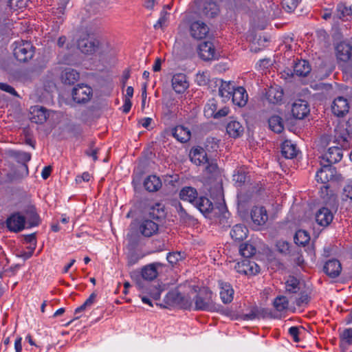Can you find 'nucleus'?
<instances>
[{
	"label": "nucleus",
	"mask_w": 352,
	"mask_h": 352,
	"mask_svg": "<svg viewBox=\"0 0 352 352\" xmlns=\"http://www.w3.org/2000/svg\"><path fill=\"white\" fill-rule=\"evenodd\" d=\"M270 129L276 133H281L283 129V123L282 118L278 116H272L268 120Z\"/></svg>",
	"instance_id": "nucleus-40"
},
{
	"label": "nucleus",
	"mask_w": 352,
	"mask_h": 352,
	"mask_svg": "<svg viewBox=\"0 0 352 352\" xmlns=\"http://www.w3.org/2000/svg\"><path fill=\"white\" fill-rule=\"evenodd\" d=\"M323 270L328 276L333 278L340 274L342 266L338 260L333 258L325 263Z\"/></svg>",
	"instance_id": "nucleus-17"
},
{
	"label": "nucleus",
	"mask_w": 352,
	"mask_h": 352,
	"mask_svg": "<svg viewBox=\"0 0 352 352\" xmlns=\"http://www.w3.org/2000/svg\"><path fill=\"white\" fill-rule=\"evenodd\" d=\"M96 298V294L94 292L92 293L81 306L76 309L75 314L80 313L85 311L87 307H90L94 302Z\"/></svg>",
	"instance_id": "nucleus-54"
},
{
	"label": "nucleus",
	"mask_w": 352,
	"mask_h": 352,
	"mask_svg": "<svg viewBox=\"0 0 352 352\" xmlns=\"http://www.w3.org/2000/svg\"><path fill=\"white\" fill-rule=\"evenodd\" d=\"M234 89V87L230 82L222 81L219 89V94L223 98V100L226 101L231 98Z\"/></svg>",
	"instance_id": "nucleus-38"
},
{
	"label": "nucleus",
	"mask_w": 352,
	"mask_h": 352,
	"mask_svg": "<svg viewBox=\"0 0 352 352\" xmlns=\"http://www.w3.org/2000/svg\"><path fill=\"white\" fill-rule=\"evenodd\" d=\"M333 214L331 211L326 208H321L316 214V221L321 226L326 227L330 224L333 220Z\"/></svg>",
	"instance_id": "nucleus-21"
},
{
	"label": "nucleus",
	"mask_w": 352,
	"mask_h": 352,
	"mask_svg": "<svg viewBox=\"0 0 352 352\" xmlns=\"http://www.w3.org/2000/svg\"><path fill=\"white\" fill-rule=\"evenodd\" d=\"M248 174L245 168L241 167L236 170L235 173L233 175V181L238 183L240 186L244 184L250 180Z\"/></svg>",
	"instance_id": "nucleus-41"
},
{
	"label": "nucleus",
	"mask_w": 352,
	"mask_h": 352,
	"mask_svg": "<svg viewBox=\"0 0 352 352\" xmlns=\"http://www.w3.org/2000/svg\"><path fill=\"white\" fill-rule=\"evenodd\" d=\"M267 314V311L265 309L259 308L255 306L251 307L248 313L240 315L239 318L243 320H252L254 319L265 318Z\"/></svg>",
	"instance_id": "nucleus-26"
},
{
	"label": "nucleus",
	"mask_w": 352,
	"mask_h": 352,
	"mask_svg": "<svg viewBox=\"0 0 352 352\" xmlns=\"http://www.w3.org/2000/svg\"><path fill=\"white\" fill-rule=\"evenodd\" d=\"M286 292L290 294H296L299 291V282L294 277H291L285 283Z\"/></svg>",
	"instance_id": "nucleus-49"
},
{
	"label": "nucleus",
	"mask_w": 352,
	"mask_h": 352,
	"mask_svg": "<svg viewBox=\"0 0 352 352\" xmlns=\"http://www.w3.org/2000/svg\"><path fill=\"white\" fill-rule=\"evenodd\" d=\"M7 228L9 230L18 232L25 227V217L19 212L12 214L6 221Z\"/></svg>",
	"instance_id": "nucleus-11"
},
{
	"label": "nucleus",
	"mask_w": 352,
	"mask_h": 352,
	"mask_svg": "<svg viewBox=\"0 0 352 352\" xmlns=\"http://www.w3.org/2000/svg\"><path fill=\"white\" fill-rule=\"evenodd\" d=\"M343 199H349L352 201V183L346 184L343 189Z\"/></svg>",
	"instance_id": "nucleus-59"
},
{
	"label": "nucleus",
	"mask_w": 352,
	"mask_h": 352,
	"mask_svg": "<svg viewBox=\"0 0 352 352\" xmlns=\"http://www.w3.org/2000/svg\"><path fill=\"white\" fill-rule=\"evenodd\" d=\"M217 111V102L214 98L210 100L204 108V116L207 118L214 117Z\"/></svg>",
	"instance_id": "nucleus-44"
},
{
	"label": "nucleus",
	"mask_w": 352,
	"mask_h": 352,
	"mask_svg": "<svg viewBox=\"0 0 352 352\" xmlns=\"http://www.w3.org/2000/svg\"><path fill=\"white\" fill-rule=\"evenodd\" d=\"M28 3V0H8V6L14 10L25 8Z\"/></svg>",
	"instance_id": "nucleus-52"
},
{
	"label": "nucleus",
	"mask_w": 352,
	"mask_h": 352,
	"mask_svg": "<svg viewBox=\"0 0 352 352\" xmlns=\"http://www.w3.org/2000/svg\"><path fill=\"white\" fill-rule=\"evenodd\" d=\"M221 287L220 296L223 303L228 304L233 300L234 289L228 283L219 281Z\"/></svg>",
	"instance_id": "nucleus-27"
},
{
	"label": "nucleus",
	"mask_w": 352,
	"mask_h": 352,
	"mask_svg": "<svg viewBox=\"0 0 352 352\" xmlns=\"http://www.w3.org/2000/svg\"><path fill=\"white\" fill-rule=\"evenodd\" d=\"M309 300V296L307 294L303 292L300 293V297L296 299V303L298 306H302L304 304H307Z\"/></svg>",
	"instance_id": "nucleus-63"
},
{
	"label": "nucleus",
	"mask_w": 352,
	"mask_h": 352,
	"mask_svg": "<svg viewBox=\"0 0 352 352\" xmlns=\"http://www.w3.org/2000/svg\"><path fill=\"white\" fill-rule=\"evenodd\" d=\"M282 155L287 159H292L296 157L298 150L296 146L290 140H285L281 146Z\"/></svg>",
	"instance_id": "nucleus-35"
},
{
	"label": "nucleus",
	"mask_w": 352,
	"mask_h": 352,
	"mask_svg": "<svg viewBox=\"0 0 352 352\" xmlns=\"http://www.w3.org/2000/svg\"><path fill=\"white\" fill-rule=\"evenodd\" d=\"M190 35L196 39L204 38L209 32L207 25L200 21H196L191 23L190 27Z\"/></svg>",
	"instance_id": "nucleus-12"
},
{
	"label": "nucleus",
	"mask_w": 352,
	"mask_h": 352,
	"mask_svg": "<svg viewBox=\"0 0 352 352\" xmlns=\"http://www.w3.org/2000/svg\"><path fill=\"white\" fill-rule=\"evenodd\" d=\"M100 47V41L94 38L85 37L78 41V47L84 54H91L97 52Z\"/></svg>",
	"instance_id": "nucleus-6"
},
{
	"label": "nucleus",
	"mask_w": 352,
	"mask_h": 352,
	"mask_svg": "<svg viewBox=\"0 0 352 352\" xmlns=\"http://www.w3.org/2000/svg\"><path fill=\"white\" fill-rule=\"evenodd\" d=\"M309 106L306 100H298L292 104V113L296 119L302 120L305 118L309 113Z\"/></svg>",
	"instance_id": "nucleus-10"
},
{
	"label": "nucleus",
	"mask_w": 352,
	"mask_h": 352,
	"mask_svg": "<svg viewBox=\"0 0 352 352\" xmlns=\"http://www.w3.org/2000/svg\"><path fill=\"white\" fill-rule=\"evenodd\" d=\"M294 239L296 245L305 246L309 242L310 236L307 231L299 230L296 232Z\"/></svg>",
	"instance_id": "nucleus-42"
},
{
	"label": "nucleus",
	"mask_w": 352,
	"mask_h": 352,
	"mask_svg": "<svg viewBox=\"0 0 352 352\" xmlns=\"http://www.w3.org/2000/svg\"><path fill=\"white\" fill-rule=\"evenodd\" d=\"M144 186L145 189L149 192H155L161 188L162 182L158 177L149 175L145 179Z\"/></svg>",
	"instance_id": "nucleus-34"
},
{
	"label": "nucleus",
	"mask_w": 352,
	"mask_h": 352,
	"mask_svg": "<svg viewBox=\"0 0 352 352\" xmlns=\"http://www.w3.org/2000/svg\"><path fill=\"white\" fill-rule=\"evenodd\" d=\"M342 147L335 146L330 147L324 154L322 160L326 163L333 164L340 161L342 158Z\"/></svg>",
	"instance_id": "nucleus-13"
},
{
	"label": "nucleus",
	"mask_w": 352,
	"mask_h": 352,
	"mask_svg": "<svg viewBox=\"0 0 352 352\" xmlns=\"http://www.w3.org/2000/svg\"><path fill=\"white\" fill-rule=\"evenodd\" d=\"M136 285L142 294H149L151 298L156 300L160 299L161 292L163 290L159 284L153 285L144 283L141 279L136 280Z\"/></svg>",
	"instance_id": "nucleus-8"
},
{
	"label": "nucleus",
	"mask_w": 352,
	"mask_h": 352,
	"mask_svg": "<svg viewBox=\"0 0 352 352\" xmlns=\"http://www.w3.org/2000/svg\"><path fill=\"white\" fill-rule=\"evenodd\" d=\"M256 251L255 247L249 243H242L239 248L241 254L243 257L246 258L245 259H248V258H250L254 255Z\"/></svg>",
	"instance_id": "nucleus-48"
},
{
	"label": "nucleus",
	"mask_w": 352,
	"mask_h": 352,
	"mask_svg": "<svg viewBox=\"0 0 352 352\" xmlns=\"http://www.w3.org/2000/svg\"><path fill=\"white\" fill-rule=\"evenodd\" d=\"M244 129L241 123L236 120H230L226 126L228 134L234 138L241 136L243 133Z\"/></svg>",
	"instance_id": "nucleus-32"
},
{
	"label": "nucleus",
	"mask_w": 352,
	"mask_h": 352,
	"mask_svg": "<svg viewBox=\"0 0 352 352\" xmlns=\"http://www.w3.org/2000/svg\"><path fill=\"white\" fill-rule=\"evenodd\" d=\"M161 266L159 263H154L144 266L141 270V277L144 280L151 281L157 278L158 275L157 267Z\"/></svg>",
	"instance_id": "nucleus-20"
},
{
	"label": "nucleus",
	"mask_w": 352,
	"mask_h": 352,
	"mask_svg": "<svg viewBox=\"0 0 352 352\" xmlns=\"http://www.w3.org/2000/svg\"><path fill=\"white\" fill-rule=\"evenodd\" d=\"M248 232V230L244 225L236 224L232 228L230 236L235 241H243L247 237Z\"/></svg>",
	"instance_id": "nucleus-36"
},
{
	"label": "nucleus",
	"mask_w": 352,
	"mask_h": 352,
	"mask_svg": "<svg viewBox=\"0 0 352 352\" xmlns=\"http://www.w3.org/2000/svg\"><path fill=\"white\" fill-rule=\"evenodd\" d=\"M251 218L254 223L263 225L268 219L267 211L264 207L255 206L251 211Z\"/></svg>",
	"instance_id": "nucleus-23"
},
{
	"label": "nucleus",
	"mask_w": 352,
	"mask_h": 352,
	"mask_svg": "<svg viewBox=\"0 0 352 352\" xmlns=\"http://www.w3.org/2000/svg\"><path fill=\"white\" fill-rule=\"evenodd\" d=\"M94 142H91L90 143V148L89 150H87L85 151V153L89 155V156H91L93 157V160L94 161L97 160L98 159V157H97V153H98V149L97 148H94Z\"/></svg>",
	"instance_id": "nucleus-62"
},
{
	"label": "nucleus",
	"mask_w": 352,
	"mask_h": 352,
	"mask_svg": "<svg viewBox=\"0 0 352 352\" xmlns=\"http://www.w3.org/2000/svg\"><path fill=\"white\" fill-rule=\"evenodd\" d=\"M273 305L278 311H283L288 309L289 300L285 296H278L274 299Z\"/></svg>",
	"instance_id": "nucleus-46"
},
{
	"label": "nucleus",
	"mask_w": 352,
	"mask_h": 352,
	"mask_svg": "<svg viewBox=\"0 0 352 352\" xmlns=\"http://www.w3.org/2000/svg\"><path fill=\"white\" fill-rule=\"evenodd\" d=\"M207 164L208 165L206 167V171L207 173L210 174L211 177H215L219 174V168L216 160H210Z\"/></svg>",
	"instance_id": "nucleus-51"
},
{
	"label": "nucleus",
	"mask_w": 352,
	"mask_h": 352,
	"mask_svg": "<svg viewBox=\"0 0 352 352\" xmlns=\"http://www.w3.org/2000/svg\"><path fill=\"white\" fill-rule=\"evenodd\" d=\"M193 205L203 214L210 212L213 208L212 202L205 197L197 198Z\"/></svg>",
	"instance_id": "nucleus-37"
},
{
	"label": "nucleus",
	"mask_w": 352,
	"mask_h": 352,
	"mask_svg": "<svg viewBox=\"0 0 352 352\" xmlns=\"http://www.w3.org/2000/svg\"><path fill=\"white\" fill-rule=\"evenodd\" d=\"M158 228L157 223L151 219H144L140 223L139 230L143 236L150 237L157 232Z\"/></svg>",
	"instance_id": "nucleus-19"
},
{
	"label": "nucleus",
	"mask_w": 352,
	"mask_h": 352,
	"mask_svg": "<svg viewBox=\"0 0 352 352\" xmlns=\"http://www.w3.org/2000/svg\"><path fill=\"white\" fill-rule=\"evenodd\" d=\"M79 78V73L71 68L65 69L61 74L62 82L65 85H73L78 81Z\"/></svg>",
	"instance_id": "nucleus-33"
},
{
	"label": "nucleus",
	"mask_w": 352,
	"mask_h": 352,
	"mask_svg": "<svg viewBox=\"0 0 352 352\" xmlns=\"http://www.w3.org/2000/svg\"><path fill=\"white\" fill-rule=\"evenodd\" d=\"M334 14L338 19H342L346 16H351V13L349 12V6H348L346 3H338Z\"/></svg>",
	"instance_id": "nucleus-50"
},
{
	"label": "nucleus",
	"mask_w": 352,
	"mask_h": 352,
	"mask_svg": "<svg viewBox=\"0 0 352 352\" xmlns=\"http://www.w3.org/2000/svg\"><path fill=\"white\" fill-rule=\"evenodd\" d=\"M231 97L233 103L239 107L245 106L248 102V94L242 87L234 88Z\"/></svg>",
	"instance_id": "nucleus-25"
},
{
	"label": "nucleus",
	"mask_w": 352,
	"mask_h": 352,
	"mask_svg": "<svg viewBox=\"0 0 352 352\" xmlns=\"http://www.w3.org/2000/svg\"><path fill=\"white\" fill-rule=\"evenodd\" d=\"M193 158L195 161H198V164H206L208 162L210 159L208 157L206 151L201 147H197L192 150Z\"/></svg>",
	"instance_id": "nucleus-43"
},
{
	"label": "nucleus",
	"mask_w": 352,
	"mask_h": 352,
	"mask_svg": "<svg viewBox=\"0 0 352 352\" xmlns=\"http://www.w3.org/2000/svg\"><path fill=\"white\" fill-rule=\"evenodd\" d=\"M14 57L20 62H27L34 54V47L28 41L17 43L13 52Z\"/></svg>",
	"instance_id": "nucleus-3"
},
{
	"label": "nucleus",
	"mask_w": 352,
	"mask_h": 352,
	"mask_svg": "<svg viewBox=\"0 0 352 352\" xmlns=\"http://www.w3.org/2000/svg\"><path fill=\"white\" fill-rule=\"evenodd\" d=\"M198 193L195 188L190 186L184 187L179 192V197L184 201H187L192 204L197 199Z\"/></svg>",
	"instance_id": "nucleus-30"
},
{
	"label": "nucleus",
	"mask_w": 352,
	"mask_h": 352,
	"mask_svg": "<svg viewBox=\"0 0 352 352\" xmlns=\"http://www.w3.org/2000/svg\"><path fill=\"white\" fill-rule=\"evenodd\" d=\"M149 217L153 220H160L164 217V210H163L161 204H157L150 208Z\"/></svg>",
	"instance_id": "nucleus-47"
},
{
	"label": "nucleus",
	"mask_w": 352,
	"mask_h": 352,
	"mask_svg": "<svg viewBox=\"0 0 352 352\" xmlns=\"http://www.w3.org/2000/svg\"><path fill=\"white\" fill-rule=\"evenodd\" d=\"M250 0H234V11L241 13L247 12L250 8Z\"/></svg>",
	"instance_id": "nucleus-45"
},
{
	"label": "nucleus",
	"mask_w": 352,
	"mask_h": 352,
	"mask_svg": "<svg viewBox=\"0 0 352 352\" xmlns=\"http://www.w3.org/2000/svg\"><path fill=\"white\" fill-rule=\"evenodd\" d=\"M352 140V118H350L346 124V129L337 131L335 135V142L343 149L350 148V143Z\"/></svg>",
	"instance_id": "nucleus-4"
},
{
	"label": "nucleus",
	"mask_w": 352,
	"mask_h": 352,
	"mask_svg": "<svg viewBox=\"0 0 352 352\" xmlns=\"http://www.w3.org/2000/svg\"><path fill=\"white\" fill-rule=\"evenodd\" d=\"M184 258V254L180 252L168 253L167 260L171 264H176L179 261H182Z\"/></svg>",
	"instance_id": "nucleus-56"
},
{
	"label": "nucleus",
	"mask_w": 352,
	"mask_h": 352,
	"mask_svg": "<svg viewBox=\"0 0 352 352\" xmlns=\"http://www.w3.org/2000/svg\"><path fill=\"white\" fill-rule=\"evenodd\" d=\"M195 309L207 311L218 310L217 305L212 300V293L208 288L200 289L194 298Z\"/></svg>",
	"instance_id": "nucleus-1"
},
{
	"label": "nucleus",
	"mask_w": 352,
	"mask_h": 352,
	"mask_svg": "<svg viewBox=\"0 0 352 352\" xmlns=\"http://www.w3.org/2000/svg\"><path fill=\"white\" fill-rule=\"evenodd\" d=\"M301 0H282V5L283 8L287 10V12L294 10L298 6Z\"/></svg>",
	"instance_id": "nucleus-55"
},
{
	"label": "nucleus",
	"mask_w": 352,
	"mask_h": 352,
	"mask_svg": "<svg viewBox=\"0 0 352 352\" xmlns=\"http://www.w3.org/2000/svg\"><path fill=\"white\" fill-rule=\"evenodd\" d=\"M276 248H277L278 251L284 255L289 254L290 252L289 244L287 241H278L276 243Z\"/></svg>",
	"instance_id": "nucleus-57"
},
{
	"label": "nucleus",
	"mask_w": 352,
	"mask_h": 352,
	"mask_svg": "<svg viewBox=\"0 0 352 352\" xmlns=\"http://www.w3.org/2000/svg\"><path fill=\"white\" fill-rule=\"evenodd\" d=\"M321 168L316 172V178L318 182L323 184H327L329 181L334 177L336 170L331 164L320 161ZM329 186L324 185L321 188L322 193H325L327 195Z\"/></svg>",
	"instance_id": "nucleus-2"
},
{
	"label": "nucleus",
	"mask_w": 352,
	"mask_h": 352,
	"mask_svg": "<svg viewBox=\"0 0 352 352\" xmlns=\"http://www.w3.org/2000/svg\"><path fill=\"white\" fill-rule=\"evenodd\" d=\"M48 116L47 109L45 107L40 106L31 107L30 119L32 122L43 124L47 120Z\"/></svg>",
	"instance_id": "nucleus-16"
},
{
	"label": "nucleus",
	"mask_w": 352,
	"mask_h": 352,
	"mask_svg": "<svg viewBox=\"0 0 352 352\" xmlns=\"http://www.w3.org/2000/svg\"><path fill=\"white\" fill-rule=\"evenodd\" d=\"M12 157H14L19 163L21 164L22 168L25 170V175H28V167L27 162L31 159V155L26 152H13Z\"/></svg>",
	"instance_id": "nucleus-39"
},
{
	"label": "nucleus",
	"mask_w": 352,
	"mask_h": 352,
	"mask_svg": "<svg viewBox=\"0 0 352 352\" xmlns=\"http://www.w3.org/2000/svg\"><path fill=\"white\" fill-rule=\"evenodd\" d=\"M96 298V294L94 292L92 293L81 306L76 309L75 314L80 313L85 311L87 307H90L94 302Z\"/></svg>",
	"instance_id": "nucleus-53"
},
{
	"label": "nucleus",
	"mask_w": 352,
	"mask_h": 352,
	"mask_svg": "<svg viewBox=\"0 0 352 352\" xmlns=\"http://www.w3.org/2000/svg\"><path fill=\"white\" fill-rule=\"evenodd\" d=\"M289 333L293 338L294 341L296 342H298L300 341L298 335H299V329L296 327H292L289 329Z\"/></svg>",
	"instance_id": "nucleus-64"
},
{
	"label": "nucleus",
	"mask_w": 352,
	"mask_h": 352,
	"mask_svg": "<svg viewBox=\"0 0 352 352\" xmlns=\"http://www.w3.org/2000/svg\"><path fill=\"white\" fill-rule=\"evenodd\" d=\"M0 89L12 94V96H17V92L15 91L14 87L7 83L0 82Z\"/></svg>",
	"instance_id": "nucleus-60"
},
{
	"label": "nucleus",
	"mask_w": 352,
	"mask_h": 352,
	"mask_svg": "<svg viewBox=\"0 0 352 352\" xmlns=\"http://www.w3.org/2000/svg\"><path fill=\"white\" fill-rule=\"evenodd\" d=\"M172 135L181 142H186L190 138L191 133L188 128L182 125L175 126L171 129Z\"/></svg>",
	"instance_id": "nucleus-28"
},
{
	"label": "nucleus",
	"mask_w": 352,
	"mask_h": 352,
	"mask_svg": "<svg viewBox=\"0 0 352 352\" xmlns=\"http://www.w3.org/2000/svg\"><path fill=\"white\" fill-rule=\"evenodd\" d=\"M235 268L239 274L248 276L255 275L260 271L259 265L254 261L249 259H243L239 262Z\"/></svg>",
	"instance_id": "nucleus-7"
},
{
	"label": "nucleus",
	"mask_w": 352,
	"mask_h": 352,
	"mask_svg": "<svg viewBox=\"0 0 352 352\" xmlns=\"http://www.w3.org/2000/svg\"><path fill=\"white\" fill-rule=\"evenodd\" d=\"M177 211L179 214L181 220L183 222H187L190 220L191 217L186 212V210L182 207L180 203L178 204V206L177 207Z\"/></svg>",
	"instance_id": "nucleus-58"
},
{
	"label": "nucleus",
	"mask_w": 352,
	"mask_h": 352,
	"mask_svg": "<svg viewBox=\"0 0 352 352\" xmlns=\"http://www.w3.org/2000/svg\"><path fill=\"white\" fill-rule=\"evenodd\" d=\"M342 338L348 344H352V329H345L342 334Z\"/></svg>",
	"instance_id": "nucleus-61"
},
{
	"label": "nucleus",
	"mask_w": 352,
	"mask_h": 352,
	"mask_svg": "<svg viewBox=\"0 0 352 352\" xmlns=\"http://www.w3.org/2000/svg\"><path fill=\"white\" fill-rule=\"evenodd\" d=\"M337 57L339 60L346 62L352 56V46L346 42H341L336 47Z\"/></svg>",
	"instance_id": "nucleus-24"
},
{
	"label": "nucleus",
	"mask_w": 352,
	"mask_h": 352,
	"mask_svg": "<svg viewBox=\"0 0 352 352\" xmlns=\"http://www.w3.org/2000/svg\"><path fill=\"white\" fill-rule=\"evenodd\" d=\"M311 70V65L305 60H298L294 65V72L298 76L305 77L310 73Z\"/></svg>",
	"instance_id": "nucleus-29"
},
{
	"label": "nucleus",
	"mask_w": 352,
	"mask_h": 352,
	"mask_svg": "<svg viewBox=\"0 0 352 352\" xmlns=\"http://www.w3.org/2000/svg\"><path fill=\"white\" fill-rule=\"evenodd\" d=\"M172 87L177 94L184 93L189 87L186 76L182 73L175 74L171 80Z\"/></svg>",
	"instance_id": "nucleus-14"
},
{
	"label": "nucleus",
	"mask_w": 352,
	"mask_h": 352,
	"mask_svg": "<svg viewBox=\"0 0 352 352\" xmlns=\"http://www.w3.org/2000/svg\"><path fill=\"white\" fill-rule=\"evenodd\" d=\"M93 95L91 87L85 84H78L74 87L72 90L73 100L78 104H85L88 102Z\"/></svg>",
	"instance_id": "nucleus-5"
},
{
	"label": "nucleus",
	"mask_w": 352,
	"mask_h": 352,
	"mask_svg": "<svg viewBox=\"0 0 352 352\" xmlns=\"http://www.w3.org/2000/svg\"><path fill=\"white\" fill-rule=\"evenodd\" d=\"M220 9L217 3L212 0H205L201 8L203 15L208 18H214L219 14Z\"/></svg>",
	"instance_id": "nucleus-18"
},
{
	"label": "nucleus",
	"mask_w": 352,
	"mask_h": 352,
	"mask_svg": "<svg viewBox=\"0 0 352 352\" xmlns=\"http://www.w3.org/2000/svg\"><path fill=\"white\" fill-rule=\"evenodd\" d=\"M349 108L347 99L342 96L336 98L331 106L332 112L337 117H344L349 112Z\"/></svg>",
	"instance_id": "nucleus-9"
},
{
	"label": "nucleus",
	"mask_w": 352,
	"mask_h": 352,
	"mask_svg": "<svg viewBox=\"0 0 352 352\" xmlns=\"http://www.w3.org/2000/svg\"><path fill=\"white\" fill-rule=\"evenodd\" d=\"M198 53L204 60H210L215 56V49L211 42L204 41L198 45Z\"/></svg>",
	"instance_id": "nucleus-15"
},
{
	"label": "nucleus",
	"mask_w": 352,
	"mask_h": 352,
	"mask_svg": "<svg viewBox=\"0 0 352 352\" xmlns=\"http://www.w3.org/2000/svg\"><path fill=\"white\" fill-rule=\"evenodd\" d=\"M266 98L270 103L278 104L283 100V91L278 86H272L266 92Z\"/></svg>",
	"instance_id": "nucleus-22"
},
{
	"label": "nucleus",
	"mask_w": 352,
	"mask_h": 352,
	"mask_svg": "<svg viewBox=\"0 0 352 352\" xmlns=\"http://www.w3.org/2000/svg\"><path fill=\"white\" fill-rule=\"evenodd\" d=\"M23 216L25 217V221L27 220L30 227L36 226L39 224V216L34 206H28L25 210Z\"/></svg>",
	"instance_id": "nucleus-31"
}]
</instances>
